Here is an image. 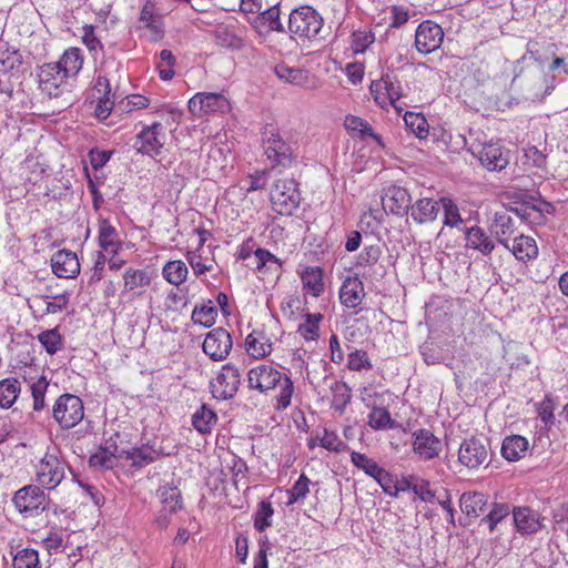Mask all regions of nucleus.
<instances>
[{"label": "nucleus", "instance_id": "48", "mask_svg": "<svg viewBox=\"0 0 568 568\" xmlns=\"http://www.w3.org/2000/svg\"><path fill=\"white\" fill-rule=\"evenodd\" d=\"M280 13V7L276 4L262 11L255 18V21L261 26L266 27L267 31L283 32L284 27L281 22Z\"/></svg>", "mask_w": 568, "mask_h": 568}, {"label": "nucleus", "instance_id": "31", "mask_svg": "<svg viewBox=\"0 0 568 568\" xmlns=\"http://www.w3.org/2000/svg\"><path fill=\"white\" fill-rule=\"evenodd\" d=\"M272 345L271 339L263 331H253L245 338L246 352L255 359H261L270 355Z\"/></svg>", "mask_w": 568, "mask_h": 568}, {"label": "nucleus", "instance_id": "23", "mask_svg": "<svg viewBox=\"0 0 568 568\" xmlns=\"http://www.w3.org/2000/svg\"><path fill=\"white\" fill-rule=\"evenodd\" d=\"M413 450L424 460L437 457L442 450L440 440L427 429L414 433Z\"/></svg>", "mask_w": 568, "mask_h": 568}, {"label": "nucleus", "instance_id": "17", "mask_svg": "<svg viewBox=\"0 0 568 568\" xmlns=\"http://www.w3.org/2000/svg\"><path fill=\"white\" fill-rule=\"evenodd\" d=\"M487 458L488 449L479 438H467L459 446L458 462L468 469H477Z\"/></svg>", "mask_w": 568, "mask_h": 568}, {"label": "nucleus", "instance_id": "39", "mask_svg": "<svg viewBox=\"0 0 568 568\" xmlns=\"http://www.w3.org/2000/svg\"><path fill=\"white\" fill-rule=\"evenodd\" d=\"M301 280L304 290H306L314 297H318L324 292L323 273L320 267H306Z\"/></svg>", "mask_w": 568, "mask_h": 568}, {"label": "nucleus", "instance_id": "60", "mask_svg": "<svg viewBox=\"0 0 568 568\" xmlns=\"http://www.w3.org/2000/svg\"><path fill=\"white\" fill-rule=\"evenodd\" d=\"M39 342L47 353L53 355L62 347V338L57 329H48L39 334Z\"/></svg>", "mask_w": 568, "mask_h": 568}, {"label": "nucleus", "instance_id": "27", "mask_svg": "<svg viewBox=\"0 0 568 568\" xmlns=\"http://www.w3.org/2000/svg\"><path fill=\"white\" fill-rule=\"evenodd\" d=\"M513 520L521 535L535 534L541 528L539 514L529 507L514 508Z\"/></svg>", "mask_w": 568, "mask_h": 568}, {"label": "nucleus", "instance_id": "49", "mask_svg": "<svg viewBox=\"0 0 568 568\" xmlns=\"http://www.w3.org/2000/svg\"><path fill=\"white\" fill-rule=\"evenodd\" d=\"M158 495L165 510L170 514L175 513L182 507L181 493L176 487L162 486L158 490Z\"/></svg>", "mask_w": 568, "mask_h": 568}, {"label": "nucleus", "instance_id": "63", "mask_svg": "<svg viewBox=\"0 0 568 568\" xmlns=\"http://www.w3.org/2000/svg\"><path fill=\"white\" fill-rule=\"evenodd\" d=\"M405 489H410L425 503H433L435 499V491L430 488V483L427 480H418L414 484L406 480Z\"/></svg>", "mask_w": 568, "mask_h": 568}, {"label": "nucleus", "instance_id": "16", "mask_svg": "<svg viewBox=\"0 0 568 568\" xmlns=\"http://www.w3.org/2000/svg\"><path fill=\"white\" fill-rule=\"evenodd\" d=\"M381 199L384 211L397 216L407 214L412 203L408 191L398 185L385 187Z\"/></svg>", "mask_w": 568, "mask_h": 568}, {"label": "nucleus", "instance_id": "50", "mask_svg": "<svg viewBox=\"0 0 568 568\" xmlns=\"http://www.w3.org/2000/svg\"><path fill=\"white\" fill-rule=\"evenodd\" d=\"M439 204L444 210V225L458 227L464 222L457 204L450 197H440Z\"/></svg>", "mask_w": 568, "mask_h": 568}, {"label": "nucleus", "instance_id": "25", "mask_svg": "<svg viewBox=\"0 0 568 568\" xmlns=\"http://www.w3.org/2000/svg\"><path fill=\"white\" fill-rule=\"evenodd\" d=\"M31 368L24 369L21 376L28 383L32 396L33 413H41L47 408L45 394L49 388V381L44 375L32 377Z\"/></svg>", "mask_w": 568, "mask_h": 568}, {"label": "nucleus", "instance_id": "35", "mask_svg": "<svg viewBox=\"0 0 568 568\" xmlns=\"http://www.w3.org/2000/svg\"><path fill=\"white\" fill-rule=\"evenodd\" d=\"M216 423V413L205 404L201 405L192 415V425L202 435L210 434Z\"/></svg>", "mask_w": 568, "mask_h": 568}, {"label": "nucleus", "instance_id": "33", "mask_svg": "<svg viewBox=\"0 0 568 568\" xmlns=\"http://www.w3.org/2000/svg\"><path fill=\"white\" fill-rule=\"evenodd\" d=\"M83 61L84 59L81 49L71 47L67 49L60 57L59 61L54 63L60 67L68 78H74L81 71Z\"/></svg>", "mask_w": 568, "mask_h": 568}, {"label": "nucleus", "instance_id": "41", "mask_svg": "<svg viewBox=\"0 0 568 568\" xmlns=\"http://www.w3.org/2000/svg\"><path fill=\"white\" fill-rule=\"evenodd\" d=\"M367 407L371 408L367 416L371 428L381 430L390 429L395 426V422L386 408L369 403H367Z\"/></svg>", "mask_w": 568, "mask_h": 568}, {"label": "nucleus", "instance_id": "12", "mask_svg": "<svg viewBox=\"0 0 568 568\" xmlns=\"http://www.w3.org/2000/svg\"><path fill=\"white\" fill-rule=\"evenodd\" d=\"M12 503L19 513L43 511L47 507V496L41 486L27 485L16 491Z\"/></svg>", "mask_w": 568, "mask_h": 568}, {"label": "nucleus", "instance_id": "34", "mask_svg": "<svg viewBox=\"0 0 568 568\" xmlns=\"http://www.w3.org/2000/svg\"><path fill=\"white\" fill-rule=\"evenodd\" d=\"M487 496L478 491H467L460 496L459 505L464 514L470 517H478L487 505Z\"/></svg>", "mask_w": 568, "mask_h": 568}, {"label": "nucleus", "instance_id": "29", "mask_svg": "<svg viewBox=\"0 0 568 568\" xmlns=\"http://www.w3.org/2000/svg\"><path fill=\"white\" fill-rule=\"evenodd\" d=\"M506 248L513 253L516 260L523 263L532 261L538 256V246L535 239L524 234L516 235Z\"/></svg>", "mask_w": 568, "mask_h": 568}, {"label": "nucleus", "instance_id": "46", "mask_svg": "<svg viewBox=\"0 0 568 568\" xmlns=\"http://www.w3.org/2000/svg\"><path fill=\"white\" fill-rule=\"evenodd\" d=\"M344 125L347 131H349L352 133H357L362 138L371 136L378 144H382V136L378 134H375L373 132L372 126L368 124V122L363 120L362 118H358L355 115H347L345 118Z\"/></svg>", "mask_w": 568, "mask_h": 568}, {"label": "nucleus", "instance_id": "10", "mask_svg": "<svg viewBox=\"0 0 568 568\" xmlns=\"http://www.w3.org/2000/svg\"><path fill=\"white\" fill-rule=\"evenodd\" d=\"M121 68V63L114 58H108L102 62L93 88L98 97L115 98L112 90L119 87Z\"/></svg>", "mask_w": 568, "mask_h": 568}, {"label": "nucleus", "instance_id": "9", "mask_svg": "<svg viewBox=\"0 0 568 568\" xmlns=\"http://www.w3.org/2000/svg\"><path fill=\"white\" fill-rule=\"evenodd\" d=\"M241 384V374L232 364L222 366L216 377L210 383L211 393L216 399H229L235 396Z\"/></svg>", "mask_w": 568, "mask_h": 568}, {"label": "nucleus", "instance_id": "22", "mask_svg": "<svg viewBox=\"0 0 568 568\" xmlns=\"http://www.w3.org/2000/svg\"><path fill=\"white\" fill-rule=\"evenodd\" d=\"M51 268L60 278H74L80 273V262L75 253L60 250L51 257Z\"/></svg>", "mask_w": 568, "mask_h": 568}, {"label": "nucleus", "instance_id": "54", "mask_svg": "<svg viewBox=\"0 0 568 568\" xmlns=\"http://www.w3.org/2000/svg\"><path fill=\"white\" fill-rule=\"evenodd\" d=\"M81 40L94 59L103 51V44L97 36L93 26L85 24L82 27Z\"/></svg>", "mask_w": 568, "mask_h": 568}, {"label": "nucleus", "instance_id": "59", "mask_svg": "<svg viewBox=\"0 0 568 568\" xmlns=\"http://www.w3.org/2000/svg\"><path fill=\"white\" fill-rule=\"evenodd\" d=\"M509 513L508 505L496 503L483 521L488 525L489 531L493 532L497 525L508 517Z\"/></svg>", "mask_w": 568, "mask_h": 568}, {"label": "nucleus", "instance_id": "30", "mask_svg": "<svg viewBox=\"0 0 568 568\" xmlns=\"http://www.w3.org/2000/svg\"><path fill=\"white\" fill-rule=\"evenodd\" d=\"M410 216L417 224H425L437 219L439 212V201L430 197H423L410 204Z\"/></svg>", "mask_w": 568, "mask_h": 568}, {"label": "nucleus", "instance_id": "62", "mask_svg": "<svg viewBox=\"0 0 568 568\" xmlns=\"http://www.w3.org/2000/svg\"><path fill=\"white\" fill-rule=\"evenodd\" d=\"M150 105V100L142 94H130L119 104L123 113H131L136 110L145 109Z\"/></svg>", "mask_w": 568, "mask_h": 568}, {"label": "nucleus", "instance_id": "47", "mask_svg": "<svg viewBox=\"0 0 568 568\" xmlns=\"http://www.w3.org/2000/svg\"><path fill=\"white\" fill-rule=\"evenodd\" d=\"M331 389L333 393L332 407L336 412L343 413L352 398L351 388L344 382H335Z\"/></svg>", "mask_w": 568, "mask_h": 568}, {"label": "nucleus", "instance_id": "13", "mask_svg": "<svg viewBox=\"0 0 568 568\" xmlns=\"http://www.w3.org/2000/svg\"><path fill=\"white\" fill-rule=\"evenodd\" d=\"M245 27L236 19L231 18L226 22L219 24L213 36L216 42L227 49L241 50L245 44Z\"/></svg>", "mask_w": 568, "mask_h": 568}, {"label": "nucleus", "instance_id": "58", "mask_svg": "<svg viewBox=\"0 0 568 568\" xmlns=\"http://www.w3.org/2000/svg\"><path fill=\"white\" fill-rule=\"evenodd\" d=\"M373 478L379 484L383 491L390 497H397L400 490H405V487L399 488L397 486L394 476L384 468H382Z\"/></svg>", "mask_w": 568, "mask_h": 568}, {"label": "nucleus", "instance_id": "56", "mask_svg": "<svg viewBox=\"0 0 568 568\" xmlns=\"http://www.w3.org/2000/svg\"><path fill=\"white\" fill-rule=\"evenodd\" d=\"M351 462L355 467L363 470L367 476L372 478L383 468L378 466L374 459L358 452L351 453Z\"/></svg>", "mask_w": 568, "mask_h": 568}, {"label": "nucleus", "instance_id": "28", "mask_svg": "<svg viewBox=\"0 0 568 568\" xmlns=\"http://www.w3.org/2000/svg\"><path fill=\"white\" fill-rule=\"evenodd\" d=\"M365 297L364 284L358 277H347L339 288V301L347 308L361 305Z\"/></svg>", "mask_w": 568, "mask_h": 568}, {"label": "nucleus", "instance_id": "3", "mask_svg": "<svg viewBox=\"0 0 568 568\" xmlns=\"http://www.w3.org/2000/svg\"><path fill=\"white\" fill-rule=\"evenodd\" d=\"M301 192L293 179L277 180L272 186L270 200L273 210L281 215H293L301 204Z\"/></svg>", "mask_w": 568, "mask_h": 568}, {"label": "nucleus", "instance_id": "44", "mask_svg": "<svg viewBox=\"0 0 568 568\" xmlns=\"http://www.w3.org/2000/svg\"><path fill=\"white\" fill-rule=\"evenodd\" d=\"M255 267L261 273H281V261L265 248L254 251Z\"/></svg>", "mask_w": 568, "mask_h": 568}, {"label": "nucleus", "instance_id": "52", "mask_svg": "<svg viewBox=\"0 0 568 568\" xmlns=\"http://www.w3.org/2000/svg\"><path fill=\"white\" fill-rule=\"evenodd\" d=\"M404 121L408 130L417 138L425 139L428 135V122L420 113L406 112Z\"/></svg>", "mask_w": 568, "mask_h": 568}, {"label": "nucleus", "instance_id": "19", "mask_svg": "<svg viewBox=\"0 0 568 568\" xmlns=\"http://www.w3.org/2000/svg\"><path fill=\"white\" fill-rule=\"evenodd\" d=\"M274 72L280 80L306 90H316L320 87L317 78L301 68L282 63L274 68Z\"/></svg>", "mask_w": 568, "mask_h": 568}, {"label": "nucleus", "instance_id": "20", "mask_svg": "<svg viewBox=\"0 0 568 568\" xmlns=\"http://www.w3.org/2000/svg\"><path fill=\"white\" fill-rule=\"evenodd\" d=\"M113 456L123 459L132 467L142 468L155 462L159 457L158 452L149 445L133 446L129 449L115 447Z\"/></svg>", "mask_w": 568, "mask_h": 568}, {"label": "nucleus", "instance_id": "42", "mask_svg": "<svg viewBox=\"0 0 568 568\" xmlns=\"http://www.w3.org/2000/svg\"><path fill=\"white\" fill-rule=\"evenodd\" d=\"M324 316L321 313H305L303 322L297 327V333L305 341H316L320 336V323Z\"/></svg>", "mask_w": 568, "mask_h": 568}, {"label": "nucleus", "instance_id": "53", "mask_svg": "<svg viewBox=\"0 0 568 568\" xmlns=\"http://www.w3.org/2000/svg\"><path fill=\"white\" fill-rule=\"evenodd\" d=\"M175 57L173 55L171 50L163 49L160 52L159 61L156 62V69L159 71V77L163 81H170L173 79L175 71Z\"/></svg>", "mask_w": 568, "mask_h": 568}, {"label": "nucleus", "instance_id": "18", "mask_svg": "<svg viewBox=\"0 0 568 568\" xmlns=\"http://www.w3.org/2000/svg\"><path fill=\"white\" fill-rule=\"evenodd\" d=\"M476 155L488 171H501L509 163V151L499 142L490 141L483 144Z\"/></svg>", "mask_w": 568, "mask_h": 568}, {"label": "nucleus", "instance_id": "15", "mask_svg": "<svg viewBox=\"0 0 568 568\" xmlns=\"http://www.w3.org/2000/svg\"><path fill=\"white\" fill-rule=\"evenodd\" d=\"M38 78L40 90L49 97H59L68 80V77L54 62L41 65Z\"/></svg>", "mask_w": 568, "mask_h": 568}, {"label": "nucleus", "instance_id": "61", "mask_svg": "<svg viewBox=\"0 0 568 568\" xmlns=\"http://www.w3.org/2000/svg\"><path fill=\"white\" fill-rule=\"evenodd\" d=\"M185 257L192 267L194 275L197 277L213 268L212 262L207 263V260H204L197 251H189Z\"/></svg>", "mask_w": 568, "mask_h": 568}, {"label": "nucleus", "instance_id": "26", "mask_svg": "<svg viewBox=\"0 0 568 568\" xmlns=\"http://www.w3.org/2000/svg\"><path fill=\"white\" fill-rule=\"evenodd\" d=\"M490 232L499 244L508 247L510 240L517 235L515 220L506 212H497L490 226Z\"/></svg>", "mask_w": 568, "mask_h": 568}, {"label": "nucleus", "instance_id": "43", "mask_svg": "<svg viewBox=\"0 0 568 568\" xmlns=\"http://www.w3.org/2000/svg\"><path fill=\"white\" fill-rule=\"evenodd\" d=\"M151 284V276L145 270L128 268L123 274V291L133 292Z\"/></svg>", "mask_w": 568, "mask_h": 568}, {"label": "nucleus", "instance_id": "51", "mask_svg": "<svg viewBox=\"0 0 568 568\" xmlns=\"http://www.w3.org/2000/svg\"><path fill=\"white\" fill-rule=\"evenodd\" d=\"M274 515V509L268 500H262L257 505V509L254 514V528L262 532L266 528L272 526V517Z\"/></svg>", "mask_w": 568, "mask_h": 568}, {"label": "nucleus", "instance_id": "7", "mask_svg": "<svg viewBox=\"0 0 568 568\" xmlns=\"http://www.w3.org/2000/svg\"><path fill=\"white\" fill-rule=\"evenodd\" d=\"M65 477V464L55 455L45 454L36 468V480L39 486L51 490L60 485Z\"/></svg>", "mask_w": 568, "mask_h": 568}, {"label": "nucleus", "instance_id": "38", "mask_svg": "<svg viewBox=\"0 0 568 568\" xmlns=\"http://www.w3.org/2000/svg\"><path fill=\"white\" fill-rule=\"evenodd\" d=\"M217 316V308L213 301L206 300L196 304L192 312V321L196 325L211 327L214 325Z\"/></svg>", "mask_w": 568, "mask_h": 568}, {"label": "nucleus", "instance_id": "64", "mask_svg": "<svg viewBox=\"0 0 568 568\" xmlns=\"http://www.w3.org/2000/svg\"><path fill=\"white\" fill-rule=\"evenodd\" d=\"M347 367L351 371L359 372L362 369H371L372 363L365 351L356 349L348 354Z\"/></svg>", "mask_w": 568, "mask_h": 568}, {"label": "nucleus", "instance_id": "40", "mask_svg": "<svg viewBox=\"0 0 568 568\" xmlns=\"http://www.w3.org/2000/svg\"><path fill=\"white\" fill-rule=\"evenodd\" d=\"M162 275L170 284L180 286L186 281L189 268L183 261L173 260L164 264Z\"/></svg>", "mask_w": 568, "mask_h": 568}, {"label": "nucleus", "instance_id": "5", "mask_svg": "<svg viewBox=\"0 0 568 568\" xmlns=\"http://www.w3.org/2000/svg\"><path fill=\"white\" fill-rule=\"evenodd\" d=\"M52 417L63 429L77 426L84 417L82 399L72 394L60 395L53 404Z\"/></svg>", "mask_w": 568, "mask_h": 568}, {"label": "nucleus", "instance_id": "32", "mask_svg": "<svg viewBox=\"0 0 568 568\" xmlns=\"http://www.w3.org/2000/svg\"><path fill=\"white\" fill-rule=\"evenodd\" d=\"M529 442L521 435H510L503 440L501 455L508 462H518L528 450Z\"/></svg>", "mask_w": 568, "mask_h": 568}, {"label": "nucleus", "instance_id": "8", "mask_svg": "<svg viewBox=\"0 0 568 568\" xmlns=\"http://www.w3.org/2000/svg\"><path fill=\"white\" fill-rule=\"evenodd\" d=\"M190 112L194 116H202L205 114L226 113L230 111L229 100L221 93L214 92H197L187 103Z\"/></svg>", "mask_w": 568, "mask_h": 568}, {"label": "nucleus", "instance_id": "2", "mask_svg": "<svg viewBox=\"0 0 568 568\" xmlns=\"http://www.w3.org/2000/svg\"><path fill=\"white\" fill-rule=\"evenodd\" d=\"M264 154L273 169L290 168L293 163L292 146L281 136L276 126L267 124L262 132Z\"/></svg>", "mask_w": 568, "mask_h": 568}, {"label": "nucleus", "instance_id": "21", "mask_svg": "<svg viewBox=\"0 0 568 568\" xmlns=\"http://www.w3.org/2000/svg\"><path fill=\"white\" fill-rule=\"evenodd\" d=\"M98 243L100 252L116 256L123 248V242L116 229L108 219L101 217L98 224Z\"/></svg>", "mask_w": 568, "mask_h": 568}, {"label": "nucleus", "instance_id": "24", "mask_svg": "<svg viewBox=\"0 0 568 568\" xmlns=\"http://www.w3.org/2000/svg\"><path fill=\"white\" fill-rule=\"evenodd\" d=\"M464 234L466 250L477 251L484 256H489L495 250V241L483 227L478 225L466 227Z\"/></svg>", "mask_w": 568, "mask_h": 568}, {"label": "nucleus", "instance_id": "1", "mask_svg": "<svg viewBox=\"0 0 568 568\" xmlns=\"http://www.w3.org/2000/svg\"><path fill=\"white\" fill-rule=\"evenodd\" d=\"M248 387L260 393L277 392L274 396L275 407L278 410L286 409L291 405L294 385L284 373L267 364H260L247 373Z\"/></svg>", "mask_w": 568, "mask_h": 568}, {"label": "nucleus", "instance_id": "45", "mask_svg": "<svg viewBox=\"0 0 568 568\" xmlns=\"http://www.w3.org/2000/svg\"><path fill=\"white\" fill-rule=\"evenodd\" d=\"M13 568H41L38 550L29 547L17 549L12 557Z\"/></svg>", "mask_w": 568, "mask_h": 568}, {"label": "nucleus", "instance_id": "57", "mask_svg": "<svg viewBox=\"0 0 568 568\" xmlns=\"http://www.w3.org/2000/svg\"><path fill=\"white\" fill-rule=\"evenodd\" d=\"M310 479L302 474L290 490H287V505H294L306 498L310 493Z\"/></svg>", "mask_w": 568, "mask_h": 568}, {"label": "nucleus", "instance_id": "36", "mask_svg": "<svg viewBox=\"0 0 568 568\" xmlns=\"http://www.w3.org/2000/svg\"><path fill=\"white\" fill-rule=\"evenodd\" d=\"M374 87L378 91H385L389 104L394 106L398 112L402 111V106L397 104L403 97L402 84L395 77L386 74L382 77L379 81L374 82Z\"/></svg>", "mask_w": 568, "mask_h": 568}, {"label": "nucleus", "instance_id": "14", "mask_svg": "<svg viewBox=\"0 0 568 568\" xmlns=\"http://www.w3.org/2000/svg\"><path fill=\"white\" fill-rule=\"evenodd\" d=\"M444 31L442 27L432 21L422 22L415 32V47L419 53L428 54L437 50L443 43Z\"/></svg>", "mask_w": 568, "mask_h": 568}, {"label": "nucleus", "instance_id": "6", "mask_svg": "<svg viewBox=\"0 0 568 568\" xmlns=\"http://www.w3.org/2000/svg\"><path fill=\"white\" fill-rule=\"evenodd\" d=\"M166 135L161 122H153L150 125H143L136 135L134 146L143 155L155 158L161 154L165 144Z\"/></svg>", "mask_w": 568, "mask_h": 568}, {"label": "nucleus", "instance_id": "11", "mask_svg": "<svg viewBox=\"0 0 568 568\" xmlns=\"http://www.w3.org/2000/svg\"><path fill=\"white\" fill-rule=\"evenodd\" d=\"M233 341L231 334L223 327L210 331L202 344V349L214 362L224 361L231 353Z\"/></svg>", "mask_w": 568, "mask_h": 568}, {"label": "nucleus", "instance_id": "4", "mask_svg": "<svg viewBox=\"0 0 568 568\" xmlns=\"http://www.w3.org/2000/svg\"><path fill=\"white\" fill-rule=\"evenodd\" d=\"M324 20L311 6L294 9L288 19V30L300 38L313 39L322 30Z\"/></svg>", "mask_w": 568, "mask_h": 568}, {"label": "nucleus", "instance_id": "55", "mask_svg": "<svg viewBox=\"0 0 568 568\" xmlns=\"http://www.w3.org/2000/svg\"><path fill=\"white\" fill-rule=\"evenodd\" d=\"M351 48L354 53H364L375 41V34L372 30L361 29L354 31L351 37Z\"/></svg>", "mask_w": 568, "mask_h": 568}, {"label": "nucleus", "instance_id": "37", "mask_svg": "<svg viewBox=\"0 0 568 568\" xmlns=\"http://www.w3.org/2000/svg\"><path fill=\"white\" fill-rule=\"evenodd\" d=\"M21 393V383L18 378L8 377L0 381V407L11 408Z\"/></svg>", "mask_w": 568, "mask_h": 568}]
</instances>
